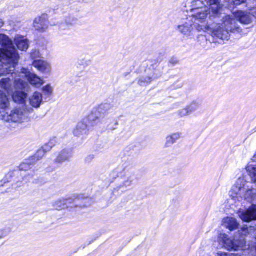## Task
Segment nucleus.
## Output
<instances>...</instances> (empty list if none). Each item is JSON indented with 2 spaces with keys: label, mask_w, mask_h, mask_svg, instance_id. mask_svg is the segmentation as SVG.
<instances>
[{
  "label": "nucleus",
  "mask_w": 256,
  "mask_h": 256,
  "mask_svg": "<svg viewBox=\"0 0 256 256\" xmlns=\"http://www.w3.org/2000/svg\"><path fill=\"white\" fill-rule=\"evenodd\" d=\"M178 63V60L176 58H172L170 59L169 61V64H171L172 66H174L177 64Z\"/></svg>",
  "instance_id": "58836bf2"
},
{
  "label": "nucleus",
  "mask_w": 256,
  "mask_h": 256,
  "mask_svg": "<svg viewBox=\"0 0 256 256\" xmlns=\"http://www.w3.org/2000/svg\"><path fill=\"white\" fill-rule=\"evenodd\" d=\"M34 27L36 30L44 32L46 30L48 26V22L46 15L43 14L40 17L34 19Z\"/></svg>",
  "instance_id": "2eb2a0df"
},
{
  "label": "nucleus",
  "mask_w": 256,
  "mask_h": 256,
  "mask_svg": "<svg viewBox=\"0 0 256 256\" xmlns=\"http://www.w3.org/2000/svg\"><path fill=\"white\" fill-rule=\"evenodd\" d=\"M112 108V106L108 104H102L100 105L98 107L96 108V109L98 112L102 116L104 115L106 112L109 111Z\"/></svg>",
  "instance_id": "cd10ccee"
},
{
  "label": "nucleus",
  "mask_w": 256,
  "mask_h": 256,
  "mask_svg": "<svg viewBox=\"0 0 256 256\" xmlns=\"http://www.w3.org/2000/svg\"><path fill=\"white\" fill-rule=\"evenodd\" d=\"M176 142L173 140L172 136L170 135H169L166 136V142L164 144V146L166 148H168L171 146L173 144H174Z\"/></svg>",
  "instance_id": "473e14b6"
},
{
  "label": "nucleus",
  "mask_w": 256,
  "mask_h": 256,
  "mask_svg": "<svg viewBox=\"0 0 256 256\" xmlns=\"http://www.w3.org/2000/svg\"><path fill=\"white\" fill-rule=\"evenodd\" d=\"M200 106V104L198 102L194 101L184 108L178 110L177 112V114L180 118L188 116L197 110Z\"/></svg>",
  "instance_id": "ddd939ff"
},
{
  "label": "nucleus",
  "mask_w": 256,
  "mask_h": 256,
  "mask_svg": "<svg viewBox=\"0 0 256 256\" xmlns=\"http://www.w3.org/2000/svg\"><path fill=\"white\" fill-rule=\"evenodd\" d=\"M0 86L6 90L8 94L11 92L13 90L12 81L10 78H3L0 80Z\"/></svg>",
  "instance_id": "393cba45"
},
{
  "label": "nucleus",
  "mask_w": 256,
  "mask_h": 256,
  "mask_svg": "<svg viewBox=\"0 0 256 256\" xmlns=\"http://www.w3.org/2000/svg\"><path fill=\"white\" fill-rule=\"evenodd\" d=\"M71 200L62 199L56 201L54 204V207L56 210L64 209L68 206V204L70 203Z\"/></svg>",
  "instance_id": "a878e982"
},
{
  "label": "nucleus",
  "mask_w": 256,
  "mask_h": 256,
  "mask_svg": "<svg viewBox=\"0 0 256 256\" xmlns=\"http://www.w3.org/2000/svg\"><path fill=\"white\" fill-rule=\"evenodd\" d=\"M170 136H172L173 140L176 142L177 140H180L182 137V133L175 132V133H174V134H170Z\"/></svg>",
  "instance_id": "c9c22d12"
},
{
  "label": "nucleus",
  "mask_w": 256,
  "mask_h": 256,
  "mask_svg": "<svg viewBox=\"0 0 256 256\" xmlns=\"http://www.w3.org/2000/svg\"><path fill=\"white\" fill-rule=\"evenodd\" d=\"M234 16L237 20L243 24H250L254 20L250 12L246 11L238 10L234 12Z\"/></svg>",
  "instance_id": "4468645a"
},
{
  "label": "nucleus",
  "mask_w": 256,
  "mask_h": 256,
  "mask_svg": "<svg viewBox=\"0 0 256 256\" xmlns=\"http://www.w3.org/2000/svg\"><path fill=\"white\" fill-rule=\"evenodd\" d=\"M230 196L235 201L244 200L252 202L256 199V188L250 185L244 176L240 177L230 192Z\"/></svg>",
  "instance_id": "20e7f679"
},
{
  "label": "nucleus",
  "mask_w": 256,
  "mask_h": 256,
  "mask_svg": "<svg viewBox=\"0 0 256 256\" xmlns=\"http://www.w3.org/2000/svg\"><path fill=\"white\" fill-rule=\"evenodd\" d=\"M32 66L41 74L46 76H50L52 74V64L47 60H34L32 63Z\"/></svg>",
  "instance_id": "9d476101"
},
{
  "label": "nucleus",
  "mask_w": 256,
  "mask_h": 256,
  "mask_svg": "<svg viewBox=\"0 0 256 256\" xmlns=\"http://www.w3.org/2000/svg\"><path fill=\"white\" fill-rule=\"evenodd\" d=\"M247 6L250 11L248 12H250V16L253 17V19L256 18V4L254 6H250V4Z\"/></svg>",
  "instance_id": "f704fd0d"
},
{
  "label": "nucleus",
  "mask_w": 256,
  "mask_h": 256,
  "mask_svg": "<svg viewBox=\"0 0 256 256\" xmlns=\"http://www.w3.org/2000/svg\"><path fill=\"white\" fill-rule=\"evenodd\" d=\"M240 232L242 235L246 236L249 233V230L247 226H244Z\"/></svg>",
  "instance_id": "4c0bfd02"
},
{
  "label": "nucleus",
  "mask_w": 256,
  "mask_h": 256,
  "mask_svg": "<svg viewBox=\"0 0 256 256\" xmlns=\"http://www.w3.org/2000/svg\"><path fill=\"white\" fill-rule=\"evenodd\" d=\"M32 160V159L29 158L25 160V162H23L19 166L20 170H28L31 168V166L34 164Z\"/></svg>",
  "instance_id": "c85d7f7f"
},
{
  "label": "nucleus",
  "mask_w": 256,
  "mask_h": 256,
  "mask_svg": "<svg viewBox=\"0 0 256 256\" xmlns=\"http://www.w3.org/2000/svg\"><path fill=\"white\" fill-rule=\"evenodd\" d=\"M19 55L12 41L5 34H0V75L14 72L18 63Z\"/></svg>",
  "instance_id": "f03ea898"
},
{
  "label": "nucleus",
  "mask_w": 256,
  "mask_h": 256,
  "mask_svg": "<svg viewBox=\"0 0 256 256\" xmlns=\"http://www.w3.org/2000/svg\"><path fill=\"white\" fill-rule=\"evenodd\" d=\"M47 152L42 147L38 150L35 154L30 158L32 159L33 163L36 164L38 160L42 159Z\"/></svg>",
  "instance_id": "bb28decb"
},
{
  "label": "nucleus",
  "mask_w": 256,
  "mask_h": 256,
  "mask_svg": "<svg viewBox=\"0 0 256 256\" xmlns=\"http://www.w3.org/2000/svg\"><path fill=\"white\" fill-rule=\"evenodd\" d=\"M102 116L101 114L96 108H94L92 110L91 114L88 116V118L84 120L86 122L88 121L89 124L93 126L100 122V120Z\"/></svg>",
  "instance_id": "4be33fe9"
},
{
  "label": "nucleus",
  "mask_w": 256,
  "mask_h": 256,
  "mask_svg": "<svg viewBox=\"0 0 256 256\" xmlns=\"http://www.w3.org/2000/svg\"><path fill=\"white\" fill-rule=\"evenodd\" d=\"M4 25V22L2 20H0V28H1Z\"/></svg>",
  "instance_id": "37998d69"
},
{
  "label": "nucleus",
  "mask_w": 256,
  "mask_h": 256,
  "mask_svg": "<svg viewBox=\"0 0 256 256\" xmlns=\"http://www.w3.org/2000/svg\"><path fill=\"white\" fill-rule=\"evenodd\" d=\"M42 57V54H40L39 50H33L30 52V58L34 60H40L38 58H40Z\"/></svg>",
  "instance_id": "7c9ffc66"
},
{
  "label": "nucleus",
  "mask_w": 256,
  "mask_h": 256,
  "mask_svg": "<svg viewBox=\"0 0 256 256\" xmlns=\"http://www.w3.org/2000/svg\"><path fill=\"white\" fill-rule=\"evenodd\" d=\"M238 214L244 222H250L256 220V204H252L244 210H239Z\"/></svg>",
  "instance_id": "f8f14e48"
},
{
  "label": "nucleus",
  "mask_w": 256,
  "mask_h": 256,
  "mask_svg": "<svg viewBox=\"0 0 256 256\" xmlns=\"http://www.w3.org/2000/svg\"><path fill=\"white\" fill-rule=\"evenodd\" d=\"M94 158V154H89L85 158V162L86 163L90 162Z\"/></svg>",
  "instance_id": "ea45409f"
},
{
  "label": "nucleus",
  "mask_w": 256,
  "mask_h": 256,
  "mask_svg": "<svg viewBox=\"0 0 256 256\" xmlns=\"http://www.w3.org/2000/svg\"><path fill=\"white\" fill-rule=\"evenodd\" d=\"M12 72L8 74L12 73L11 76L14 78V88L17 90L14 93L12 98L16 102L24 104L27 98V94L24 91L26 90L28 84L20 78L21 76H23L19 74L18 76H16V73H12ZM6 74H7L6 73Z\"/></svg>",
  "instance_id": "423d86ee"
},
{
  "label": "nucleus",
  "mask_w": 256,
  "mask_h": 256,
  "mask_svg": "<svg viewBox=\"0 0 256 256\" xmlns=\"http://www.w3.org/2000/svg\"><path fill=\"white\" fill-rule=\"evenodd\" d=\"M234 16L233 15H226L222 18L221 24H214L212 28L208 26V30L214 38L220 40H228L229 34L240 33L242 28L236 24Z\"/></svg>",
  "instance_id": "7ed1b4c3"
},
{
  "label": "nucleus",
  "mask_w": 256,
  "mask_h": 256,
  "mask_svg": "<svg viewBox=\"0 0 256 256\" xmlns=\"http://www.w3.org/2000/svg\"><path fill=\"white\" fill-rule=\"evenodd\" d=\"M191 16L196 22V30L198 32H206L208 30L206 18L210 10L214 16H218L222 8L220 0H194L192 2Z\"/></svg>",
  "instance_id": "f257e3e1"
},
{
  "label": "nucleus",
  "mask_w": 256,
  "mask_h": 256,
  "mask_svg": "<svg viewBox=\"0 0 256 256\" xmlns=\"http://www.w3.org/2000/svg\"><path fill=\"white\" fill-rule=\"evenodd\" d=\"M10 232L11 230L10 228H4L0 230V239L8 236L10 233Z\"/></svg>",
  "instance_id": "72a5a7b5"
},
{
  "label": "nucleus",
  "mask_w": 256,
  "mask_h": 256,
  "mask_svg": "<svg viewBox=\"0 0 256 256\" xmlns=\"http://www.w3.org/2000/svg\"><path fill=\"white\" fill-rule=\"evenodd\" d=\"M72 156V150L70 149L62 150L56 159V162L60 164L69 160Z\"/></svg>",
  "instance_id": "412c9836"
},
{
  "label": "nucleus",
  "mask_w": 256,
  "mask_h": 256,
  "mask_svg": "<svg viewBox=\"0 0 256 256\" xmlns=\"http://www.w3.org/2000/svg\"><path fill=\"white\" fill-rule=\"evenodd\" d=\"M220 238L224 241V246L228 250L234 251L242 250L245 245L244 240H232L228 238L225 234H220Z\"/></svg>",
  "instance_id": "1a4fd4ad"
},
{
  "label": "nucleus",
  "mask_w": 256,
  "mask_h": 256,
  "mask_svg": "<svg viewBox=\"0 0 256 256\" xmlns=\"http://www.w3.org/2000/svg\"><path fill=\"white\" fill-rule=\"evenodd\" d=\"M158 62H156V63L154 64V65H153V68H154V69H155V68L157 67V66H158Z\"/></svg>",
  "instance_id": "c03bdc74"
},
{
  "label": "nucleus",
  "mask_w": 256,
  "mask_h": 256,
  "mask_svg": "<svg viewBox=\"0 0 256 256\" xmlns=\"http://www.w3.org/2000/svg\"><path fill=\"white\" fill-rule=\"evenodd\" d=\"M222 226L232 231L238 228L239 224L235 218L227 217L223 219Z\"/></svg>",
  "instance_id": "a211bd4d"
},
{
  "label": "nucleus",
  "mask_w": 256,
  "mask_h": 256,
  "mask_svg": "<svg viewBox=\"0 0 256 256\" xmlns=\"http://www.w3.org/2000/svg\"><path fill=\"white\" fill-rule=\"evenodd\" d=\"M252 162H249L246 167V170L250 176L251 181L253 183H256V155L255 154Z\"/></svg>",
  "instance_id": "dca6fc26"
},
{
  "label": "nucleus",
  "mask_w": 256,
  "mask_h": 256,
  "mask_svg": "<svg viewBox=\"0 0 256 256\" xmlns=\"http://www.w3.org/2000/svg\"><path fill=\"white\" fill-rule=\"evenodd\" d=\"M182 84H180V86L179 88H181V87H182Z\"/></svg>",
  "instance_id": "a18cd8bd"
},
{
  "label": "nucleus",
  "mask_w": 256,
  "mask_h": 256,
  "mask_svg": "<svg viewBox=\"0 0 256 256\" xmlns=\"http://www.w3.org/2000/svg\"><path fill=\"white\" fill-rule=\"evenodd\" d=\"M44 94L47 96H50L52 95L54 88L50 84H47L42 88Z\"/></svg>",
  "instance_id": "c756f323"
},
{
  "label": "nucleus",
  "mask_w": 256,
  "mask_h": 256,
  "mask_svg": "<svg viewBox=\"0 0 256 256\" xmlns=\"http://www.w3.org/2000/svg\"><path fill=\"white\" fill-rule=\"evenodd\" d=\"M30 104L34 108L40 107L42 102V95L41 93L36 92L29 98Z\"/></svg>",
  "instance_id": "6ab92c4d"
},
{
  "label": "nucleus",
  "mask_w": 256,
  "mask_h": 256,
  "mask_svg": "<svg viewBox=\"0 0 256 256\" xmlns=\"http://www.w3.org/2000/svg\"><path fill=\"white\" fill-rule=\"evenodd\" d=\"M76 19L74 17H70L66 20V22L69 25H72L76 24Z\"/></svg>",
  "instance_id": "e433bc0d"
},
{
  "label": "nucleus",
  "mask_w": 256,
  "mask_h": 256,
  "mask_svg": "<svg viewBox=\"0 0 256 256\" xmlns=\"http://www.w3.org/2000/svg\"><path fill=\"white\" fill-rule=\"evenodd\" d=\"M88 132V125L86 122L84 120L78 123L74 130V134L76 136H80L82 135L87 134Z\"/></svg>",
  "instance_id": "aec40b11"
},
{
  "label": "nucleus",
  "mask_w": 256,
  "mask_h": 256,
  "mask_svg": "<svg viewBox=\"0 0 256 256\" xmlns=\"http://www.w3.org/2000/svg\"><path fill=\"white\" fill-rule=\"evenodd\" d=\"M219 256H236L234 254L222 252L218 254Z\"/></svg>",
  "instance_id": "79ce46f5"
},
{
  "label": "nucleus",
  "mask_w": 256,
  "mask_h": 256,
  "mask_svg": "<svg viewBox=\"0 0 256 256\" xmlns=\"http://www.w3.org/2000/svg\"><path fill=\"white\" fill-rule=\"evenodd\" d=\"M14 43L18 48L22 51H26L28 47V41L24 36L18 35L14 39Z\"/></svg>",
  "instance_id": "f3484780"
},
{
  "label": "nucleus",
  "mask_w": 256,
  "mask_h": 256,
  "mask_svg": "<svg viewBox=\"0 0 256 256\" xmlns=\"http://www.w3.org/2000/svg\"><path fill=\"white\" fill-rule=\"evenodd\" d=\"M160 76V74H156L155 72L152 74H150L148 76L140 78L138 80V84L140 86H146Z\"/></svg>",
  "instance_id": "b1692460"
},
{
  "label": "nucleus",
  "mask_w": 256,
  "mask_h": 256,
  "mask_svg": "<svg viewBox=\"0 0 256 256\" xmlns=\"http://www.w3.org/2000/svg\"><path fill=\"white\" fill-rule=\"evenodd\" d=\"M56 142V141L55 139L52 140L48 144H46L42 147L48 152V151H50L52 148L55 145Z\"/></svg>",
  "instance_id": "2f4dec72"
},
{
  "label": "nucleus",
  "mask_w": 256,
  "mask_h": 256,
  "mask_svg": "<svg viewBox=\"0 0 256 256\" xmlns=\"http://www.w3.org/2000/svg\"><path fill=\"white\" fill-rule=\"evenodd\" d=\"M255 154L256 155V154Z\"/></svg>",
  "instance_id": "49530a36"
},
{
  "label": "nucleus",
  "mask_w": 256,
  "mask_h": 256,
  "mask_svg": "<svg viewBox=\"0 0 256 256\" xmlns=\"http://www.w3.org/2000/svg\"><path fill=\"white\" fill-rule=\"evenodd\" d=\"M200 22H196V23ZM196 28V20L195 18L189 16L186 18L182 20L180 24L178 26V30L186 38H189L192 35V32Z\"/></svg>",
  "instance_id": "6e6552de"
},
{
  "label": "nucleus",
  "mask_w": 256,
  "mask_h": 256,
  "mask_svg": "<svg viewBox=\"0 0 256 256\" xmlns=\"http://www.w3.org/2000/svg\"><path fill=\"white\" fill-rule=\"evenodd\" d=\"M2 117L6 122H22L27 118V116L23 106H18L12 110L10 113L4 112L2 114Z\"/></svg>",
  "instance_id": "0eeeda50"
},
{
  "label": "nucleus",
  "mask_w": 256,
  "mask_h": 256,
  "mask_svg": "<svg viewBox=\"0 0 256 256\" xmlns=\"http://www.w3.org/2000/svg\"><path fill=\"white\" fill-rule=\"evenodd\" d=\"M10 106V102L7 96L0 90V112H5Z\"/></svg>",
  "instance_id": "5701e85b"
},
{
  "label": "nucleus",
  "mask_w": 256,
  "mask_h": 256,
  "mask_svg": "<svg viewBox=\"0 0 256 256\" xmlns=\"http://www.w3.org/2000/svg\"><path fill=\"white\" fill-rule=\"evenodd\" d=\"M21 75H24L29 82L33 86L40 88L44 82V80L35 74L31 73L28 69L22 68L21 70Z\"/></svg>",
  "instance_id": "9b49d317"
},
{
  "label": "nucleus",
  "mask_w": 256,
  "mask_h": 256,
  "mask_svg": "<svg viewBox=\"0 0 256 256\" xmlns=\"http://www.w3.org/2000/svg\"><path fill=\"white\" fill-rule=\"evenodd\" d=\"M128 167V164L124 162L120 164L113 172L114 176L116 174L117 176L122 179L118 186L114 188V192L121 190L122 192H123L125 188L132 185L134 178L132 174L126 170Z\"/></svg>",
  "instance_id": "39448f33"
},
{
  "label": "nucleus",
  "mask_w": 256,
  "mask_h": 256,
  "mask_svg": "<svg viewBox=\"0 0 256 256\" xmlns=\"http://www.w3.org/2000/svg\"><path fill=\"white\" fill-rule=\"evenodd\" d=\"M246 2V0H232V2L236 6L240 5Z\"/></svg>",
  "instance_id": "a19ab883"
}]
</instances>
